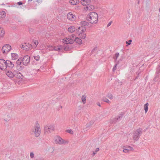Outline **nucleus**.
I'll list each match as a JSON object with an SVG mask.
<instances>
[{
    "label": "nucleus",
    "instance_id": "obj_42",
    "mask_svg": "<svg viewBox=\"0 0 160 160\" xmlns=\"http://www.w3.org/2000/svg\"><path fill=\"white\" fill-rule=\"evenodd\" d=\"M107 100H108V99L105 97H103L102 98V100L103 101H104L105 102H106Z\"/></svg>",
    "mask_w": 160,
    "mask_h": 160
},
{
    "label": "nucleus",
    "instance_id": "obj_46",
    "mask_svg": "<svg viewBox=\"0 0 160 160\" xmlns=\"http://www.w3.org/2000/svg\"><path fill=\"white\" fill-rule=\"evenodd\" d=\"M131 42H132V40H130L128 41V42H129L128 43V42L127 41H126V43H128L129 45H130L131 43Z\"/></svg>",
    "mask_w": 160,
    "mask_h": 160
},
{
    "label": "nucleus",
    "instance_id": "obj_24",
    "mask_svg": "<svg viewBox=\"0 0 160 160\" xmlns=\"http://www.w3.org/2000/svg\"><path fill=\"white\" fill-rule=\"evenodd\" d=\"M5 34V31L3 28L0 27V38L3 37Z\"/></svg>",
    "mask_w": 160,
    "mask_h": 160
},
{
    "label": "nucleus",
    "instance_id": "obj_38",
    "mask_svg": "<svg viewBox=\"0 0 160 160\" xmlns=\"http://www.w3.org/2000/svg\"><path fill=\"white\" fill-rule=\"evenodd\" d=\"M159 77V76L158 74H156V76L154 78V81L155 82L157 81V78H158Z\"/></svg>",
    "mask_w": 160,
    "mask_h": 160
},
{
    "label": "nucleus",
    "instance_id": "obj_34",
    "mask_svg": "<svg viewBox=\"0 0 160 160\" xmlns=\"http://www.w3.org/2000/svg\"><path fill=\"white\" fill-rule=\"evenodd\" d=\"M34 59L37 61H38L39 60L40 57L39 55H38L36 56H34Z\"/></svg>",
    "mask_w": 160,
    "mask_h": 160
},
{
    "label": "nucleus",
    "instance_id": "obj_9",
    "mask_svg": "<svg viewBox=\"0 0 160 160\" xmlns=\"http://www.w3.org/2000/svg\"><path fill=\"white\" fill-rule=\"evenodd\" d=\"M30 58L28 55H26L22 58V63L24 65H27L30 62Z\"/></svg>",
    "mask_w": 160,
    "mask_h": 160
},
{
    "label": "nucleus",
    "instance_id": "obj_48",
    "mask_svg": "<svg viewBox=\"0 0 160 160\" xmlns=\"http://www.w3.org/2000/svg\"><path fill=\"white\" fill-rule=\"evenodd\" d=\"M18 4L19 5H21L22 4V2H17Z\"/></svg>",
    "mask_w": 160,
    "mask_h": 160
},
{
    "label": "nucleus",
    "instance_id": "obj_3",
    "mask_svg": "<svg viewBox=\"0 0 160 160\" xmlns=\"http://www.w3.org/2000/svg\"><path fill=\"white\" fill-rule=\"evenodd\" d=\"M142 132V130L141 128L138 129L133 133V138L135 141H137L139 139Z\"/></svg>",
    "mask_w": 160,
    "mask_h": 160
},
{
    "label": "nucleus",
    "instance_id": "obj_45",
    "mask_svg": "<svg viewBox=\"0 0 160 160\" xmlns=\"http://www.w3.org/2000/svg\"><path fill=\"white\" fill-rule=\"evenodd\" d=\"M34 43L35 44V45L36 47L37 46V45H38V41L35 40V41H34Z\"/></svg>",
    "mask_w": 160,
    "mask_h": 160
},
{
    "label": "nucleus",
    "instance_id": "obj_13",
    "mask_svg": "<svg viewBox=\"0 0 160 160\" xmlns=\"http://www.w3.org/2000/svg\"><path fill=\"white\" fill-rule=\"evenodd\" d=\"M6 67L7 68H9L10 69L12 68L14 66V64L9 60H6Z\"/></svg>",
    "mask_w": 160,
    "mask_h": 160
},
{
    "label": "nucleus",
    "instance_id": "obj_51",
    "mask_svg": "<svg viewBox=\"0 0 160 160\" xmlns=\"http://www.w3.org/2000/svg\"><path fill=\"white\" fill-rule=\"evenodd\" d=\"M98 105L99 106H100V103L98 104Z\"/></svg>",
    "mask_w": 160,
    "mask_h": 160
},
{
    "label": "nucleus",
    "instance_id": "obj_16",
    "mask_svg": "<svg viewBox=\"0 0 160 160\" xmlns=\"http://www.w3.org/2000/svg\"><path fill=\"white\" fill-rule=\"evenodd\" d=\"M94 9V6L92 5L88 4L85 8L86 10L91 11Z\"/></svg>",
    "mask_w": 160,
    "mask_h": 160
},
{
    "label": "nucleus",
    "instance_id": "obj_43",
    "mask_svg": "<svg viewBox=\"0 0 160 160\" xmlns=\"http://www.w3.org/2000/svg\"><path fill=\"white\" fill-rule=\"evenodd\" d=\"M67 132L70 134H73V131L71 129L70 130H68L67 131Z\"/></svg>",
    "mask_w": 160,
    "mask_h": 160
},
{
    "label": "nucleus",
    "instance_id": "obj_7",
    "mask_svg": "<svg viewBox=\"0 0 160 160\" xmlns=\"http://www.w3.org/2000/svg\"><path fill=\"white\" fill-rule=\"evenodd\" d=\"M6 61L3 59H0V69L3 70L6 69Z\"/></svg>",
    "mask_w": 160,
    "mask_h": 160
},
{
    "label": "nucleus",
    "instance_id": "obj_10",
    "mask_svg": "<svg viewBox=\"0 0 160 160\" xmlns=\"http://www.w3.org/2000/svg\"><path fill=\"white\" fill-rule=\"evenodd\" d=\"M67 17L69 20L72 21H74L76 18V16L71 12L67 14Z\"/></svg>",
    "mask_w": 160,
    "mask_h": 160
},
{
    "label": "nucleus",
    "instance_id": "obj_22",
    "mask_svg": "<svg viewBox=\"0 0 160 160\" xmlns=\"http://www.w3.org/2000/svg\"><path fill=\"white\" fill-rule=\"evenodd\" d=\"M63 42L66 44L70 43L69 38L68 37L64 38L63 40Z\"/></svg>",
    "mask_w": 160,
    "mask_h": 160
},
{
    "label": "nucleus",
    "instance_id": "obj_21",
    "mask_svg": "<svg viewBox=\"0 0 160 160\" xmlns=\"http://www.w3.org/2000/svg\"><path fill=\"white\" fill-rule=\"evenodd\" d=\"M70 2L72 5H75L78 4L79 1V0H70Z\"/></svg>",
    "mask_w": 160,
    "mask_h": 160
},
{
    "label": "nucleus",
    "instance_id": "obj_4",
    "mask_svg": "<svg viewBox=\"0 0 160 160\" xmlns=\"http://www.w3.org/2000/svg\"><path fill=\"white\" fill-rule=\"evenodd\" d=\"M34 132L35 136L36 137H38L41 133V129L40 127V126L38 123H36L35 127L34 128V130L33 131Z\"/></svg>",
    "mask_w": 160,
    "mask_h": 160
},
{
    "label": "nucleus",
    "instance_id": "obj_23",
    "mask_svg": "<svg viewBox=\"0 0 160 160\" xmlns=\"http://www.w3.org/2000/svg\"><path fill=\"white\" fill-rule=\"evenodd\" d=\"M18 58V55L16 53H12V58L13 60H16Z\"/></svg>",
    "mask_w": 160,
    "mask_h": 160
},
{
    "label": "nucleus",
    "instance_id": "obj_52",
    "mask_svg": "<svg viewBox=\"0 0 160 160\" xmlns=\"http://www.w3.org/2000/svg\"><path fill=\"white\" fill-rule=\"evenodd\" d=\"M91 123V125H92V124L93 123V122H92Z\"/></svg>",
    "mask_w": 160,
    "mask_h": 160
},
{
    "label": "nucleus",
    "instance_id": "obj_41",
    "mask_svg": "<svg viewBox=\"0 0 160 160\" xmlns=\"http://www.w3.org/2000/svg\"><path fill=\"white\" fill-rule=\"evenodd\" d=\"M30 157L31 158H32L34 157V154L33 152H30Z\"/></svg>",
    "mask_w": 160,
    "mask_h": 160
},
{
    "label": "nucleus",
    "instance_id": "obj_28",
    "mask_svg": "<svg viewBox=\"0 0 160 160\" xmlns=\"http://www.w3.org/2000/svg\"><path fill=\"white\" fill-rule=\"evenodd\" d=\"M75 42L79 44H81L82 43V40L78 38H75Z\"/></svg>",
    "mask_w": 160,
    "mask_h": 160
},
{
    "label": "nucleus",
    "instance_id": "obj_37",
    "mask_svg": "<svg viewBox=\"0 0 160 160\" xmlns=\"http://www.w3.org/2000/svg\"><path fill=\"white\" fill-rule=\"evenodd\" d=\"M122 117V114H120L118 116V117L117 118V120H119L121 119Z\"/></svg>",
    "mask_w": 160,
    "mask_h": 160
},
{
    "label": "nucleus",
    "instance_id": "obj_31",
    "mask_svg": "<svg viewBox=\"0 0 160 160\" xmlns=\"http://www.w3.org/2000/svg\"><path fill=\"white\" fill-rule=\"evenodd\" d=\"M99 150V148H97L95 151H93L92 153V156H94L95 155L97 152H98Z\"/></svg>",
    "mask_w": 160,
    "mask_h": 160
},
{
    "label": "nucleus",
    "instance_id": "obj_47",
    "mask_svg": "<svg viewBox=\"0 0 160 160\" xmlns=\"http://www.w3.org/2000/svg\"><path fill=\"white\" fill-rule=\"evenodd\" d=\"M112 21H111L107 25V27H109L111 24V23H112Z\"/></svg>",
    "mask_w": 160,
    "mask_h": 160
},
{
    "label": "nucleus",
    "instance_id": "obj_49",
    "mask_svg": "<svg viewBox=\"0 0 160 160\" xmlns=\"http://www.w3.org/2000/svg\"><path fill=\"white\" fill-rule=\"evenodd\" d=\"M7 116L8 117V119H5V120L6 121H8V120H10V116Z\"/></svg>",
    "mask_w": 160,
    "mask_h": 160
},
{
    "label": "nucleus",
    "instance_id": "obj_2",
    "mask_svg": "<svg viewBox=\"0 0 160 160\" xmlns=\"http://www.w3.org/2000/svg\"><path fill=\"white\" fill-rule=\"evenodd\" d=\"M55 127V125L54 124L45 125L44 128V133L46 134H49L54 130Z\"/></svg>",
    "mask_w": 160,
    "mask_h": 160
},
{
    "label": "nucleus",
    "instance_id": "obj_39",
    "mask_svg": "<svg viewBox=\"0 0 160 160\" xmlns=\"http://www.w3.org/2000/svg\"><path fill=\"white\" fill-rule=\"evenodd\" d=\"M118 64H115L112 68V71L114 72L117 68V66Z\"/></svg>",
    "mask_w": 160,
    "mask_h": 160
},
{
    "label": "nucleus",
    "instance_id": "obj_15",
    "mask_svg": "<svg viewBox=\"0 0 160 160\" xmlns=\"http://www.w3.org/2000/svg\"><path fill=\"white\" fill-rule=\"evenodd\" d=\"M49 50H55L56 51H59L62 49V48L58 47H53L50 46L49 47Z\"/></svg>",
    "mask_w": 160,
    "mask_h": 160
},
{
    "label": "nucleus",
    "instance_id": "obj_30",
    "mask_svg": "<svg viewBox=\"0 0 160 160\" xmlns=\"http://www.w3.org/2000/svg\"><path fill=\"white\" fill-rule=\"evenodd\" d=\"M83 104L86 103V96L85 95H83L81 98Z\"/></svg>",
    "mask_w": 160,
    "mask_h": 160
},
{
    "label": "nucleus",
    "instance_id": "obj_35",
    "mask_svg": "<svg viewBox=\"0 0 160 160\" xmlns=\"http://www.w3.org/2000/svg\"><path fill=\"white\" fill-rule=\"evenodd\" d=\"M107 96L110 99H112L113 98L112 95L111 94L108 93L107 94Z\"/></svg>",
    "mask_w": 160,
    "mask_h": 160
},
{
    "label": "nucleus",
    "instance_id": "obj_29",
    "mask_svg": "<svg viewBox=\"0 0 160 160\" xmlns=\"http://www.w3.org/2000/svg\"><path fill=\"white\" fill-rule=\"evenodd\" d=\"M148 102H147L146 104H145L144 105V109L145 111V113H146L148 110Z\"/></svg>",
    "mask_w": 160,
    "mask_h": 160
},
{
    "label": "nucleus",
    "instance_id": "obj_5",
    "mask_svg": "<svg viewBox=\"0 0 160 160\" xmlns=\"http://www.w3.org/2000/svg\"><path fill=\"white\" fill-rule=\"evenodd\" d=\"M55 142L56 144L60 145H64L68 143V142L62 139L61 137L59 136L56 137L55 138Z\"/></svg>",
    "mask_w": 160,
    "mask_h": 160
},
{
    "label": "nucleus",
    "instance_id": "obj_1",
    "mask_svg": "<svg viewBox=\"0 0 160 160\" xmlns=\"http://www.w3.org/2000/svg\"><path fill=\"white\" fill-rule=\"evenodd\" d=\"M87 20L92 24H95L98 22V15L94 12H92L89 13L86 17Z\"/></svg>",
    "mask_w": 160,
    "mask_h": 160
},
{
    "label": "nucleus",
    "instance_id": "obj_18",
    "mask_svg": "<svg viewBox=\"0 0 160 160\" xmlns=\"http://www.w3.org/2000/svg\"><path fill=\"white\" fill-rule=\"evenodd\" d=\"M68 37L69 38L70 44L73 43L75 41V39L76 38L75 36L74 35L71 36H69Z\"/></svg>",
    "mask_w": 160,
    "mask_h": 160
},
{
    "label": "nucleus",
    "instance_id": "obj_20",
    "mask_svg": "<svg viewBox=\"0 0 160 160\" xmlns=\"http://www.w3.org/2000/svg\"><path fill=\"white\" fill-rule=\"evenodd\" d=\"M91 0H81V3L83 5H86L87 4L90 2Z\"/></svg>",
    "mask_w": 160,
    "mask_h": 160
},
{
    "label": "nucleus",
    "instance_id": "obj_19",
    "mask_svg": "<svg viewBox=\"0 0 160 160\" xmlns=\"http://www.w3.org/2000/svg\"><path fill=\"white\" fill-rule=\"evenodd\" d=\"M68 31L71 33L74 32L75 30V28L74 26H71L68 28Z\"/></svg>",
    "mask_w": 160,
    "mask_h": 160
},
{
    "label": "nucleus",
    "instance_id": "obj_27",
    "mask_svg": "<svg viewBox=\"0 0 160 160\" xmlns=\"http://www.w3.org/2000/svg\"><path fill=\"white\" fill-rule=\"evenodd\" d=\"M81 24L82 25L81 26H83L85 27V26H88L89 25L88 23L85 21L81 22Z\"/></svg>",
    "mask_w": 160,
    "mask_h": 160
},
{
    "label": "nucleus",
    "instance_id": "obj_50",
    "mask_svg": "<svg viewBox=\"0 0 160 160\" xmlns=\"http://www.w3.org/2000/svg\"><path fill=\"white\" fill-rule=\"evenodd\" d=\"M106 102L109 104L111 103V102L108 99V100L106 101Z\"/></svg>",
    "mask_w": 160,
    "mask_h": 160
},
{
    "label": "nucleus",
    "instance_id": "obj_6",
    "mask_svg": "<svg viewBox=\"0 0 160 160\" xmlns=\"http://www.w3.org/2000/svg\"><path fill=\"white\" fill-rule=\"evenodd\" d=\"M11 49V46L8 44L4 45L2 48V52L5 54H6Z\"/></svg>",
    "mask_w": 160,
    "mask_h": 160
},
{
    "label": "nucleus",
    "instance_id": "obj_54",
    "mask_svg": "<svg viewBox=\"0 0 160 160\" xmlns=\"http://www.w3.org/2000/svg\"><path fill=\"white\" fill-rule=\"evenodd\" d=\"M137 77H136V78H135V79H137Z\"/></svg>",
    "mask_w": 160,
    "mask_h": 160
},
{
    "label": "nucleus",
    "instance_id": "obj_36",
    "mask_svg": "<svg viewBox=\"0 0 160 160\" xmlns=\"http://www.w3.org/2000/svg\"><path fill=\"white\" fill-rule=\"evenodd\" d=\"M77 121V120L75 118H73V119H72L71 120V123L72 124H74Z\"/></svg>",
    "mask_w": 160,
    "mask_h": 160
},
{
    "label": "nucleus",
    "instance_id": "obj_8",
    "mask_svg": "<svg viewBox=\"0 0 160 160\" xmlns=\"http://www.w3.org/2000/svg\"><path fill=\"white\" fill-rule=\"evenodd\" d=\"M21 48L25 50H30L32 48V45L28 43H24L22 46Z\"/></svg>",
    "mask_w": 160,
    "mask_h": 160
},
{
    "label": "nucleus",
    "instance_id": "obj_12",
    "mask_svg": "<svg viewBox=\"0 0 160 160\" xmlns=\"http://www.w3.org/2000/svg\"><path fill=\"white\" fill-rule=\"evenodd\" d=\"M86 30V27L83 26L79 27L77 30V32L78 34L80 32H84Z\"/></svg>",
    "mask_w": 160,
    "mask_h": 160
},
{
    "label": "nucleus",
    "instance_id": "obj_32",
    "mask_svg": "<svg viewBox=\"0 0 160 160\" xmlns=\"http://www.w3.org/2000/svg\"><path fill=\"white\" fill-rule=\"evenodd\" d=\"M160 72V66H158V67L156 69V74H158Z\"/></svg>",
    "mask_w": 160,
    "mask_h": 160
},
{
    "label": "nucleus",
    "instance_id": "obj_44",
    "mask_svg": "<svg viewBox=\"0 0 160 160\" xmlns=\"http://www.w3.org/2000/svg\"><path fill=\"white\" fill-rule=\"evenodd\" d=\"M127 149H128V151H129L130 150H132L133 148L130 146H128V147H127V148H126Z\"/></svg>",
    "mask_w": 160,
    "mask_h": 160
},
{
    "label": "nucleus",
    "instance_id": "obj_17",
    "mask_svg": "<svg viewBox=\"0 0 160 160\" xmlns=\"http://www.w3.org/2000/svg\"><path fill=\"white\" fill-rule=\"evenodd\" d=\"M79 37L82 39H84L86 37V33L85 32H80L78 34Z\"/></svg>",
    "mask_w": 160,
    "mask_h": 160
},
{
    "label": "nucleus",
    "instance_id": "obj_26",
    "mask_svg": "<svg viewBox=\"0 0 160 160\" xmlns=\"http://www.w3.org/2000/svg\"><path fill=\"white\" fill-rule=\"evenodd\" d=\"M6 16V13L5 12L2 11L0 12V19L4 18Z\"/></svg>",
    "mask_w": 160,
    "mask_h": 160
},
{
    "label": "nucleus",
    "instance_id": "obj_56",
    "mask_svg": "<svg viewBox=\"0 0 160 160\" xmlns=\"http://www.w3.org/2000/svg\"><path fill=\"white\" fill-rule=\"evenodd\" d=\"M94 50V49L92 50V51H93Z\"/></svg>",
    "mask_w": 160,
    "mask_h": 160
},
{
    "label": "nucleus",
    "instance_id": "obj_55",
    "mask_svg": "<svg viewBox=\"0 0 160 160\" xmlns=\"http://www.w3.org/2000/svg\"><path fill=\"white\" fill-rule=\"evenodd\" d=\"M159 11L160 12V8H159Z\"/></svg>",
    "mask_w": 160,
    "mask_h": 160
},
{
    "label": "nucleus",
    "instance_id": "obj_14",
    "mask_svg": "<svg viewBox=\"0 0 160 160\" xmlns=\"http://www.w3.org/2000/svg\"><path fill=\"white\" fill-rule=\"evenodd\" d=\"M7 75L10 78H12L15 77L14 71L12 72L11 71H8L6 72Z\"/></svg>",
    "mask_w": 160,
    "mask_h": 160
},
{
    "label": "nucleus",
    "instance_id": "obj_11",
    "mask_svg": "<svg viewBox=\"0 0 160 160\" xmlns=\"http://www.w3.org/2000/svg\"><path fill=\"white\" fill-rule=\"evenodd\" d=\"M15 77L19 78L22 79L23 77L22 74L18 71H14Z\"/></svg>",
    "mask_w": 160,
    "mask_h": 160
},
{
    "label": "nucleus",
    "instance_id": "obj_33",
    "mask_svg": "<svg viewBox=\"0 0 160 160\" xmlns=\"http://www.w3.org/2000/svg\"><path fill=\"white\" fill-rule=\"evenodd\" d=\"M119 54L118 52H117L115 53V56L114 57V58L115 61L117 59L118 57L119 56Z\"/></svg>",
    "mask_w": 160,
    "mask_h": 160
},
{
    "label": "nucleus",
    "instance_id": "obj_40",
    "mask_svg": "<svg viewBox=\"0 0 160 160\" xmlns=\"http://www.w3.org/2000/svg\"><path fill=\"white\" fill-rule=\"evenodd\" d=\"M123 151L124 152H125V153H128L129 152V151H128V149H127L126 148L124 149L123 150Z\"/></svg>",
    "mask_w": 160,
    "mask_h": 160
},
{
    "label": "nucleus",
    "instance_id": "obj_25",
    "mask_svg": "<svg viewBox=\"0 0 160 160\" xmlns=\"http://www.w3.org/2000/svg\"><path fill=\"white\" fill-rule=\"evenodd\" d=\"M22 58H19L16 62V64L17 65V66H19L20 65L22 62Z\"/></svg>",
    "mask_w": 160,
    "mask_h": 160
},
{
    "label": "nucleus",
    "instance_id": "obj_53",
    "mask_svg": "<svg viewBox=\"0 0 160 160\" xmlns=\"http://www.w3.org/2000/svg\"><path fill=\"white\" fill-rule=\"evenodd\" d=\"M32 0H28V1H31Z\"/></svg>",
    "mask_w": 160,
    "mask_h": 160
}]
</instances>
